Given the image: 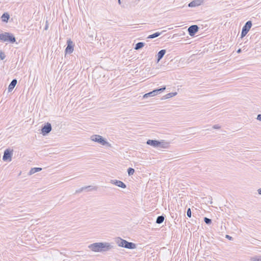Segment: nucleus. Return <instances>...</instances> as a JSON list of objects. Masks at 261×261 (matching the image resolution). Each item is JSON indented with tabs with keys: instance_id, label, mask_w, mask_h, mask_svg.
Wrapping results in <instances>:
<instances>
[{
	"instance_id": "1",
	"label": "nucleus",
	"mask_w": 261,
	"mask_h": 261,
	"mask_svg": "<svg viewBox=\"0 0 261 261\" xmlns=\"http://www.w3.org/2000/svg\"><path fill=\"white\" fill-rule=\"evenodd\" d=\"M88 247L92 251L101 252L110 250L113 246L108 242H98L90 244Z\"/></svg>"
},
{
	"instance_id": "2",
	"label": "nucleus",
	"mask_w": 261,
	"mask_h": 261,
	"mask_svg": "<svg viewBox=\"0 0 261 261\" xmlns=\"http://www.w3.org/2000/svg\"><path fill=\"white\" fill-rule=\"evenodd\" d=\"M117 243L119 246L124 247L127 249H133L136 248V245L132 242H128L127 241L118 238Z\"/></svg>"
},
{
	"instance_id": "3",
	"label": "nucleus",
	"mask_w": 261,
	"mask_h": 261,
	"mask_svg": "<svg viewBox=\"0 0 261 261\" xmlns=\"http://www.w3.org/2000/svg\"><path fill=\"white\" fill-rule=\"evenodd\" d=\"M91 139L93 141L97 142L102 145H110L109 143L107 142L106 139H105L102 136L98 135H92L91 137Z\"/></svg>"
},
{
	"instance_id": "4",
	"label": "nucleus",
	"mask_w": 261,
	"mask_h": 261,
	"mask_svg": "<svg viewBox=\"0 0 261 261\" xmlns=\"http://www.w3.org/2000/svg\"><path fill=\"white\" fill-rule=\"evenodd\" d=\"M199 29L197 25L194 24L191 25L188 29H187V27H184L183 28L176 29L175 31L179 33H185L186 31H188V33H197Z\"/></svg>"
},
{
	"instance_id": "5",
	"label": "nucleus",
	"mask_w": 261,
	"mask_h": 261,
	"mask_svg": "<svg viewBox=\"0 0 261 261\" xmlns=\"http://www.w3.org/2000/svg\"><path fill=\"white\" fill-rule=\"evenodd\" d=\"M0 40L4 42L8 41L11 43H13L16 41L15 37L13 35H10V34H0Z\"/></svg>"
},
{
	"instance_id": "6",
	"label": "nucleus",
	"mask_w": 261,
	"mask_h": 261,
	"mask_svg": "<svg viewBox=\"0 0 261 261\" xmlns=\"http://www.w3.org/2000/svg\"><path fill=\"white\" fill-rule=\"evenodd\" d=\"M166 89V87L164 86L161 88L154 89L153 91L145 94L143 97L144 98H148V97L154 96L156 95L163 92Z\"/></svg>"
},
{
	"instance_id": "7",
	"label": "nucleus",
	"mask_w": 261,
	"mask_h": 261,
	"mask_svg": "<svg viewBox=\"0 0 261 261\" xmlns=\"http://www.w3.org/2000/svg\"><path fill=\"white\" fill-rule=\"evenodd\" d=\"M74 44L71 39H68L67 40V46L65 48V52L67 54H71L74 50Z\"/></svg>"
},
{
	"instance_id": "8",
	"label": "nucleus",
	"mask_w": 261,
	"mask_h": 261,
	"mask_svg": "<svg viewBox=\"0 0 261 261\" xmlns=\"http://www.w3.org/2000/svg\"><path fill=\"white\" fill-rule=\"evenodd\" d=\"M13 154V150L7 149L4 151L3 160L4 161H11L12 160V156Z\"/></svg>"
},
{
	"instance_id": "9",
	"label": "nucleus",
	"mask_w": 261,
	"mask_h": 261,
	"mask_svg": "<svg viewBox=\"0 0 261 261\" xmlns=\"http://www.w3.org/2000/svg\"><path fill=\"white\" fill-rule=\"evenodd\" d=\"M51 130V124L49 122H47L44 124L43 126H42L41 128V134L43 136H46L48 133L50 132Z\"/></svg>"
},
{
	"instance_id": "10",
	"label": "nucleus",
	"mask_w": 261,
	"mask_h": 261,
	"mask_svg": "<svg viewBox=\"0 0 261 261\" xmlns=\"http://www.w3.org/2000/svg\"><path fill=\"white\" fill-rule=\"evenodd\" d=\"M203 3V0H193L188 4L189 7H196L200 6Z\"/></svg>"
},
{
	"instance_id": "11",
	"label": "nucleus",
	"mask_w": 261,
	"mask_h": 261,
	"mask_svg": "<svg viewBox=\"0 0 261 261\" xmlns=\"http://www.w3.org/2000/svg\"><path fill=\"white\" fill-rule=\"evenodd\" d=\"M252 27V22L251 21H248L246 22L245 25L242 28L241 33H248L250 29Z\"/></svg>"
},
{
	"instance_id": "12",
	"label": "nucleus",
	"mask_w": 261,
	"mask_h": 261,
	"mask_svg": "<svg viewBox=\"0 0 261 261\" xmlns=\"http://www.w3.org/2000/svg\"><path fill=\"white\" fill-rule=\"evenodd\" d=\"M111 183L115 185L116 186L120 187L121 188H125L126 187V185L122 181L118 180H111Z\"/></svg>"
},
{
	"instance_id": "13",
	"label": "nucleus",
	"mask_w": 261,
	"mask_h": 261,
	"mask_svg": "<svg viewBox=\"0 0 261 261\" xmlns=\"http://www.w3.org/2000/svg\"><path fill=\"white\" fill-rule=\"evenodd\" d=\"M146 144L154 147H158L159 141L155 140H148L146 142Z\"/></svg>"
},
{
	"instance_id": "14",
	"label": "nucleus",
	"mask_w": 261,
	"mask_h": 261,
	"mask_svg": "<svg viewBox=\"0 0 261 261\" xmlns=\"http://www.w3.org/2000/svg\"><path fill=\"white\" fill-rule=\"evenodd\" d=\"M169 146V142H166L164 140L159 141V144H158V147L162 148H168Z\"/></svg>"
},
{
	"instance_id": "15",
	"label": "nucleus",
	"mask_w": 261,
	"mask_h": 261,
	"mask_svg": "<svg viewBox=\"0 0 261 261\" xmlns=\"http://www.w3.org/2000/svg\"><path fill=\"white\" fill-rule=\"evenodd\" d=\"M166 52V50L165 49H162L159 51L157 54V62H159L163 58Z\"/></svg>"
},
{
	"instance_id": "16",
	"label": "nucleus",
	"mask_w": 261,
	"mask_h": 261,
	"mask_svg": "<svg viewBox=\"0 0 261 261\" xmlns=\"http://www.w3.org/2000/svg\"><path fill=\"white\" fill-rule=\"evenodd\" d=\"M17 81L16 79H13L8 86V91L9 92L11 91L15 87L17 84Z\"/></svg>"
},
{
	"instance_id": "17",
	"label": "nucleus",
	"mask_w": 261,
	"mask_h": 261,
	"mask_svg": "<svg viewBox=\"0 0 261 261\" xmlns=\"http://www.w3.org/2000/svg\"><path fill=\"white\" fill-rule=\"evenodd\" d=\"M177 94V92L169 93L163 96L162 99H166L172 97Z\"/></svg>"
},
{
	"instance_id": "18",
	"label": "nucleus",
	"mask_w": 261,
	"mask_h": 261,
	"mask_svg": "<svg viewBox=\"0 0 261 261\" xmlns=\"http://www.w3.org/2000/svg\"><path fill=\"white\" fill-rule=\"evenodd\" d=\"M145 45V43L144 42H139L136 44L135 46L134 47V49L135 50H139L143 48Z\"/></svg>"
},
{
	"instance_id": "19",
	"label": "nucleus",
	"mask_w": 261,
	"mask_h": 261,
	"mask_svg": "<svg viewBox=\"0 0 261 261\" xmlns=\"http://www.w3.org/2000/svg\"><path fill=\"white\" fill-rule=\"evenodd\" d=\"M42 170V168H39V167H35V168H32L30 172H29V174L30 175L31 174H33L36 172H39V171H40Z\"/></svg>"
},
{
	"instance_id": "20",
	"label": "nucleus",
	"mask_w": 261,
	"mask_h": 261,
	"mask_svg": "<svg viewBox=\"0 0 261 261\" xmlns=\"http://www.w3.org/2000/svg\"><path fill=\"white\" fill-rule=\"evenodd\" d=\"M165 219V217L163 216H159L157 217L156 220V223L157 224H161L163 222Z\"/></svg>"
},
{
	"instance_id": "21",
	"label": "nucleus",
	"mask_w": 261,
	"mask_h": 261,
	"mask_svg": "<svg viewBox=\"0 0 261 261\" xmlns=\"http://www.w3.org/2000/svg\"><path fill=\"white\" fill-rule=\"evenodd\" d=\"M2 18V20L3 21L7 22V21H8V19H9L10 16L8 13H5L3 14Z\"/></svg>"
},
{
	"instance_id": "22",
	"label": "nucleus",
	"mask_w": 261,
	"mask_h": 261,
	"mask_svg": "<svg viewBox=\"0 0 261 261\" xmlns=\"http://www.w3.org/2000/svg\"><path fill=\"white\" fill-rule=\"evenodd\" d=\"M251 261H261V255H255L250 258Z\"/></svg>"
},
{
	"instance_id": "23",
	"label": "nucleus",
	"mask_w": 261,
	"mask_h": 261,
	"mask_svg": "<svg viewBox=\"0 0 261 261\" xmlns=\"http://www.w3.org/2000/svg\"><path fill=\"white\" fill-rule=\"evenodd\" d=\"M134 172H135V170H134V169H133L132 168H129L127 169V173H128V174L129 176L133 175Z\"/></svg>"
},
{
	"instance_id": "24",
	"label": "nucleus",
	"mask_w": 261,
	"mask_h": 261,
	"mask_svg": "<svg viewBox=\"0 0 261 261\" xmlns=\"http://www.w3.org/2000/svg\"><path fill=\"white\" fill-rule=\"evenodd\" d=\"M204 222L206 224H208V225H210L212 223V220L210 218H208L207 217H204Z\"/></svg>"
},
{
	"instance_id": "25",
	"label": "nucleus",
	"mask_w": 261,
	"mask_h": 261,
	"mask_svg": "<svg viewBox=\"0 0 261 261\" xmlns=\"http://www.w3.org/2000/svg\"><path fill=\"white\" fill-rule=\"evenodd\" d=\"M161 34H152L151 35H149L147 38H154L160 36Z\"/></svg>"
},
{
	"instance_id": "26",
	"label": "nucleus",
	"mask_w": 261,
	"mask_h": 261,
	"mask_svg": "<svg viewBox=\"0 0 261 261\" xmlns=\"http://www.w3.org/2000/svg\"><path fill=\"white\" fill-rule=\"evenodd\" d=\"M6 58V55L5 53L3 51L0 52V59L2 60H4Z\"/></svg>"
},
{
	"instance_id": "27",
	"label": "nucleus",
	"mask_w": 261,
	"mask_h": 261,
	"mask_svg": "<svg viewBox=\"0 0 261 261\" xmlns=\"http://www.w3.org/2000/svg\"><path fill=\"white\" fill-rule=\"evenodd\" d=\"M191 214H192V213H191V209H190V208H189L187 211V215L188 217L190 218V217H191Z\"/></svg>"
},
{
	"instance_id": "28",
	"label": "nucleus",
	"mask_w": 261,
	"mask_h": 261,
	"mask_svg": "<svg viewBox=\"0 0 261 261\" xmlns=\"http://www.w3.org/2000/svg\"><path fill=\"white\" fill-rule=\"evenodd\" d=\"M214 129H220L221 126L219 124H216L213 126Z\"/></svg>"
},
{
	"instance_id": "29",
	"label": "nucleus",
	"mask_w": 261,
	"mask_h": 261,
	"mask_svg": "<svg viewBox=\"0 0 261 261\" xmlns=\"http://www.w3.org/2000/svg\"><path fill=\"white\" fill-rule=\"evenodd\" d=\"M184 41H185V44H189V43H190L191 42V41H190V38H188V39H185L184 40Z\"/></svg>"
},
{
	"instance_id": "30",
	"label": "nucleus",
	"mask_w": 261,
	"mask_h": 261,
	"mask_svg": "<svg viewBox=\"0 0 261 261\" xmlns=\"http://www.w3.org/2000/svg\"><path fill=\"white\" fill-rule=\"evenodd\" d=\"M48 27V24L47 23V21H46V22H45V25L44 30H47Z\"/></svg>"
},
{
	"instance_id": "31",
	"label": "nucleus",
	"mask_w": 261,
	"mask_h": 261,
	"mask_svg": "<svg viewBox=\"0 0 261 261\" xmlns=\"http://www.w3.org/2000/svg\"><path fill=\"white\" fill-rule=\"evenodd\" d=\"M258 120L261 121V114H258L256 118Z\"/></svg>"
},
{
	"instance_id": "32",
	"label": "nucleus",
	"mask_w": 261,
	"mask_h": 261,
	"mask_svg": "<svg viewBox=\"0 0 261 261\" xmlns=\"http://www.w3.org/2000/svg\"><path fill=\"white\" fill-rule=\"evenodd\" d=\"M226 238L229 239V240H232V237L229 236V235H226Z\"/></svg>"
},
{
	"instance_id": "33",
	"label": "nucleus",
	"mask_w": 261,
	"mask_h": 261,
	"mask_svg": "<svg viewBox=\"0 0 261 261\" xmlns=\"http://www.w3.org/2000/svg\"><path fill=\"white\" fill-rule=\"evenodd\" d=\"M90 186L86 187H83V188H82L80 190L79 192H80V191H82L84 189H87V188H90Z\"/></svg>"
},
{
	"instance_id": "34",
	"label": "nucleus",
	"mask_w": 261,
	"mask_h": 261,
	"mask_svg": "<svg viewBox=\"0 0 261 261\" xmlns=\"http://www.w3.org/2000/svg\"><path fill=\"white\" fill-rule=\"evenodd\" d=\"M180 35H179V36L180 37H181V38H184V36H185L186 34H184V33H182V34H179Z\"/></svg>"
},
{
	"instance_id": "35",
	"label": "nucleus",
	"mask_w": 261,
	"mask_h": 261,
	"mask_svg": "<svg viewBox=\"0 0 261 261\" xmlns=\"http://www.w3.org/2000/svg\"><path fill=\"white\" fill-rule=\"evenodd\" d=\"M246 35H247V34H241V35L240 38L242 39V38H243V37H244Z\"/></svg>"
},
{
	"instance_id": "36",
	"label": "nucleus",
	"mask_w": 261,
	"mask_h": 261,
	"mask_svg": "<svg viewBox=\"0 0 261 261\" xmlns=\"http://www.w3.org/2000/svg\"><path fill=\"white\" fill-rule=\"evenodd\" d=\"M195 34H189V35L192 37H195Z\"/></svg>"
},
{
	"instance_id": "37",
	"label": "nucleus",
	"mask_w": 261,
	"mask_h": 261,
	"mask_svg": "<svg viewBox=\"0 0 261 261\" xmlns=\"http://www.w3.org/2000/svg\"><path fill=\"white\" fill-rule=\"evenodd\" d=\"M241 51H242V50H241V48L238 49L237 50V52L238 53H239V54L241 53Z\"/></svg>"
},
{
	"instance_id": "38",
	"label": "nucleus",
	"mask_w": 261,
	"mask_h": 261,
	"mask_svg": "<svg viewBox=\"0 0 261 261\" xmlns=\"http://www.w3.org/2000/svg\"><path fill=\"white\" fill-rule=\"evenodd\" d=\"M258 193L259 194V195H261V189H259L258 190Z\"/></svg>"
},
{
	"instance_id": "39",
	"label": "nucleus",
	"mask_w": 261,
	"mask_h": 261,
	"mask_svg": "<svg viewBox=\"0 0 261 261\" xmlns=\"http://www.w3.org/2000/svg\"><path fill=\"white\" fill-rule=\"evenodd\" d=\"M118 3L119 5H121V0H118Z\"/></svg>"
},
{
	"instance_id": "40",
	"label": "nucleus",
	"mask_w": 261,
	"mask_h": 261,
	"mask_svg": "<svg viewBox=\"0 0 261 261\" xmlns=\"http://www.w3.org/2000/svg\"><path fill=\"white\" fill-rule=\"evenodd\" d=\"M165 31H162L161 33H163L164 32H165Z\"/></svg>"
},
{
	"instance_id": "41",
	"label": "nucleus",
	"mask_w": 261,
	"mask_h": 261,
	"mask_svg": "<svg viewBox=\"0 0 261 261\" xmlns=\"http://www.w3.org/2000/svg\"><path fill=\"white\" fill-rule=\"evenodd\" d=\"M95 35H96V34H95ZM96 37H97V36H96V35H95V38H96Z\"/></svg>"
}]
</instances>
